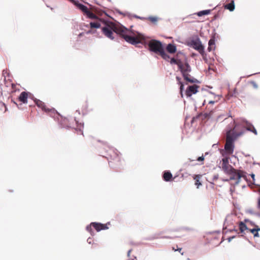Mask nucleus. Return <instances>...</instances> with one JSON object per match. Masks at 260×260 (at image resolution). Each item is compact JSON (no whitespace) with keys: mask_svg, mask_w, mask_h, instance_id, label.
<instances>
[{"mask_svg":"<svg viewBox=\"0 0 260 260\" xmlns=\"http://www.w3.org/2000/svg\"><path fill=\"white\" fill-rule=\"evenodd\" d=\"M102 31L106 37L111 40L114 39V32L119 34L126 42L133 45L142 42V41L145 39L142 34L138 32H133L122 26L117 27L113 23L107 24L103 27Z\"/></svg>","mask_w":260,"mask_h":260,"instance_id":"f257e3e1","label":"nucleus"},{"mask_svg":"<svg viewBox=\"0 0 260 260\" xmlns=\"http://www.w3.org/2000/svg\"><path fill=\"white\" fill-rule=\"evenodd\" d=\"M235 126L232 132L229 131L226 133V143L224 149L228 153L231 154L234 151V141L238 137L242 136L246 131H249L257 135V132L253 126L243 118L234 120Z\"/></svg>","mask_w":260,"mask_h":260,"instance_id":"f03ea898","label":"nucleus"},{"mask_svg":"<svg viewBox=\"0 0 260 260\" xmlns=\"http://www.w3.org/2000/svg\"><path fill=\"white\" fill-rule=\"evenodd\" d=\"M222 170L226 174L230 175V180H235V185H237L242 180L247 179L246 173L243 171L236 170L229 165V158L224 157L222 159Z\"/></svg>","mask_w":260,"mask_h":260,"instance_id":"7ed1b4c3","label":"nucleus"},{"mask_svg":"<svg viewBox=\"0 0 260 260\" xmlns=\"http://www.w3.org/2000/svg\"><path fill=\"white\" fill-rule=\"evenodd\" d=\"M178 68L181 71L183 77L186 81L190 83H196L198 82L197 79H194L189 74L191 71V68L188 63L181 62V63L178 64Z\"/></svg>","mask_w":260,"mask_h":260,"instance_id":"20e7f679","label":"nucleus"},{"mask_svg":"<svg viewBox=\"0 0 260 260\" xmlns=\"http://www.w3.org/2000/svg\"><path fill=\"white\" fill-rule=\"evenodd\" d=\"M142 35L145 38V39H144L142 41V42H141L140 43L147 44L149 50L153 52L156 54H159V53L164 48L162 43L160 41L156 40H151L147 42V38L144 36L143 35ZM139 43H138V44Z\"/></svg>","mask_w":260,"mask_h":260,"instance_id":"39448f33","label":"nucleus"},{"mask_svg":"<svg viewBox=\"0 0 260 260\" xmlns=\"http://www.w3.org/2000/svg\"><path fill=\"white\" fill-rule=\"evenodd\" d=\"M188 45L192 47L195 50L199 51V52L202 55L204 54V47L202 45L199 38H197L195 39L191 40L188 43Z\"/></svg>","mask_w":260,"mask_h":260,"instance_id":"423d86ee","label":"nucleus"},{"mask_svg":"<svg viewBox=\"0 0 260 260\" xmlns=\"http://www.w3.org/2000/svg\"><path fill=\"white\" fill-rule=\"evenodd\" d=\"M76 6L81 10L84 14L87 16V17L90 19H95L96 16L93 13L88 10V8L84 5L79 4V3H75Z\"/></svg>","mask_w":260,"mask_h":260,"instance_id":"0eeeda50","label":"nucleus"},{"mask_svg":"<svg viewBox=\"0 0 260 260\" xmlns=\"http://www.w3.org/2000/svg\"><path fill=\"white\" fill-rule=\"evenodd\" d=\"M91 225H92L94 228V229L96 230L97 232H99L102 230H105V229H108V228L105 224L96 223V222H92L90 224V225H87L86 226V230L87 231L91 232Z\"/></svg>","mask_w":260,"mask_h":260,"instance_id":"6e6552de","label":"nucleus"},{"mask_svg":"<svg viewBox=\"0 0 260 260\" xmlns=\"http://www.w3.org/2000/svg\"><path fill=\"white\" fill-rule=\"evenodd\" d=\"M198 87L199 86L196 85L189 86L186 90V95L187 97H190L192 94L196 93L198 92Z\"/></svg>","mask_w":260,"mask_h":260,"instance_id":"1a4fd4ad","label":"nucleus"},{"mask_svg":"<svg viewBox=\"0 0 260 260\" xmlns=\"http://www.w3.org/2000/svg\"><path fill=\"white\" fill-rule=\"evenodd\" d=\"M35 102L36 104V105L40 108H41L43 111L46 112H51L52 113H55V110L54 109H49L48 108H46V106L45 105L44 103L42 102L41 101L39 100L36 99L35 100Z\"/></svg>","mask_w":260,"mask_h":260,"instance_id":"9d476101","label":"nucleus"},{"mask_svg":"<svg viewBox=\"0 0 260 260\" xmlns=\"http://www.w3.org/2000/svg\"><path fill=\"white\" fill-rule=\"evenodd\" d=\"M28 93L26 92H22L21 93L19 96V100L20 101L24 104L27 103Z\"/></svg>","mask_w":260,"mask_h":260,"instance_id":"9b49d317","label":"nucleus"},{"mask_svg":"<svg viewBox=\"0 0 260 260\" xmlns=\"http://www.w3.org/2000/svg\"><path fill=\"white\" fill-rule=\"evenodd\" d=\"M166 49L170 53H174L177 50L176 46L172 44H169L166 47Z\"/></svg>","mask_w":260,"mask_h":260,"instance_id":"f8f14e48","label":"nucleus"},{"mask_svg":"<svg viewBox=\"0 0 260 260\" xmlns=\"http://www.w3.org/2000/svg\"><path fill=\"white\" fill-rule=\"evenodd\" d=\"M208 50L209 51L214 50L215 48V40L214 38L211 39L208 43Z\"/></svg>","mask_w":260,"mask_h":260,"instance_id":"ddd939ff","label":"nucleus"},{"mask_svg":"<svg viewBox=\"0 0 260 260\" xmlns=\"http://www.w3.org/2000/svg\"><path fill=\"white\" fill-rule=\"evenodd\" d=\"M257 209L258 210V212L252 211L251 210H248V212L251 214H254L258 216H260V197L257 199Z\"/></svg>","mask_w":260,"mask_h":260,"instance_id":"4468645a","label":"nucleus"},{"mask_svg":"<svg viewBox=\"0 0 260 260\" xmlns=\"http://www.w3.org/2000/svg\"><path fill=\"white\" fill-rule=\"evenodd\" d=\"M250 232L253 234L254 237H258V232L260 231V226L256 225L254 228L249 230Z\"/></svg>","mask_w":260,"mask_h":260,"instance_id":"2eb2a0df","label":"nucleus"},{"mask_svg":"<svg viewBox=\"0 0 260 260\" xmlns=\"http://www.w3.org/2000/svg\"><path fill=\"white\" fill-rule=\"evenodd\" d=\"M172 177V175L170 172H165L163 175L164 179L166 181H169Z\"/></svg>","mask_w":260,"mask_h":260,"instance_id":"dca6fc26","label":"nucleus"},{"mask_svg":"<svg viewBox=\"0 0 260 260\" xmlns=\"http://www.w3.org/2000/svg\"><path fill=\"white\" fill-rule=\"evenodd\" d=\"M159 54L165 60H168L170 59V56L167 53L165 52L164 48L162 49V50L159 53Z\"/></svg>","mask_w":260,"mask_h":260,"instance_id":"f3484780","label":"nucleus"},{"mask_svg":"<svg viewBox=\"0 0 260 260\" xmlns=\"http://www.w3.org/2000/svg\"><path fill=\"white\" fill-rule=\"evenodd\" d=\"M90 26L91 28H98L101 26L100 21H97L96 22H91L90 23Z\"/></svg>","mask_w":260,"mask_h":260,"instance_id":"a211bd4d","label":"nucleus"},{"mask_svg":"<svg viewBox=\"0 0 260 260\" xmlns=\"http://www.w3.org/2000/svg\"><path fill=\"white\" fill-rule=\"evenodd\" d=\"M225 8L229 10L230 11H233L235 9L234 2L232 1L230 3L226 5Z\"/></svg>","mask_w":260,"mask_h":260,"instance_id":"6ab92c4d","label":"nucleus"},{"mask_svg":"<svg viewBox=\"0 0 260 260\" xmlns=\"http://www.w3.org/2000/svg\"><path fill=\"white\" fill-rule=\"evenodd\" d=\"M239 230L241 233H243L245 231L248 230L246 225L243 222H240L239 224Z\"/></svg>","mask_w":260,"mask_h":260,"instance_id":"aec40b11","label":"nucleus"},{"mask_svg":"<svg viewBox=\"0 0 260 260\" xmlns=\"http://www.w3.org/2000/svg\"><path fill=\"white\" fill-rule=\"evenodd\" d=\"M210 10H203V11L199 12L197 14L199 16H202L203 15H208L210 14Z\"/></svg>","mask_w":260,"mask_h":260,"instance_id":"412c9836","label":"nucleus"},{"mask_svg":"<svg viewBox=\"0 0 260 260\" xmlns=\"http://www.w3.org/2000/svg\"><path fill=\"white\" fill-rule=\"evenodd\" d=\"M177 80L178 81L179 84L180 85V93L182 97H183V84L181 82L180 78L178 77H176Z\"/></svg>","mask_w":260,"mask_h":260,"instance_id":"4be33fe9","label":"nucleus"},{"mask_svg":"<svg viewBox=\"0 0 260 260\" xmlns=\"http://www.w3.org/2000/svg\"><path fill=\"white\" fill-rule=\"evenodd\" d=\"M76 123L77 125V129L82 132V128H83V124L81 122L79 123L78 121H76Z\"/></svg>","mask_w":260,"mask_h":260,"instance_id":"5701e85b","label":"nucleus"},{"mask_svg":"<svg viewBox=\"0 0 260 260\" xmlns=\"http://www.w3.org/2000/svg\"><path fill=\"white\" fill-rule=\"evenodd\" d=\"M181 62H182V61H180V60L178 61V60H176V59H174V58H171V60H170V63H171V64H177L178 66V64H179V63H181Z\"/></svg>","mask_w":260,"mask_h":260,"instance_id":"b1692460","label":"nucleus"},{"mask_svg":"<svg viewBox=\"0 0 260 260\" xmlns=\"http://www.w3.org/2000/svg\"><path fill=\"white\" fill-rule=\"evenodd\" d=\"M194 179L196 180V185H197V187L198 188L199 186L201 185V183L199 181V176H196Z\"/></svg>","mask_w":260,"mask_h":260,"instance_id":"393cba45","label":"nucleus"},{"mask_svg":"<svg viewBox=\"0 0 260 260\" xmlns=\"http://www.w3.org/2000/svg\"><path fill=\"white\" fill-rule=\"evenodd\" d=\"M148 19L153 22H155L157 21V18L156 17H150Z\"/></svg>","mask_w":260,"mask_h":260,"instance_id":"a878e982","label":"nucleus"},{"mask_svg":"<svg viewBox=\"0 0 260 260\" xmlns=\"http://www.w3.org/2000/svg\"><path fill=\"white\" fill-rule=\"evenodd\" d=\"M204 159V157L202 156H200V157H199L197 159V160L198 161H203V160Z\"/></svg>","mask_w":260,"mask_h":260,"instance_id":"bb28decb","label":"nucleus"},{"mask_svg":"<svg viewBox=\"0 0 260 260\" xmlns=\"http://www.w3.org/2000/svg\"><path fill=\"white\" fill-rule=\"evenodd\" d=\"M235 238V236H232V237H229L228 238V242H230L231 241V240L234 239Z\"/></svg>","mask_w":260,"mask_h":260,"instance_id":"cd10ccee","label":"nucleus"},{"mask_svg":"<svg viewBox=\"0 0 260 260\" xmlns=\"http://www.w3.org/2000/svg\"><path fill=\"white\" fill-rule=\"evenodd\" d=\"M91 241H92V240H91V238H89L87 239V242H88L89 244H91Z\"/></svg>","mask_w":260,"mask_h":260,"instance_id":"c85d7f7f","label":"nucleus"},{"mask_svg":"<svg viewBox=\"0 0 260 260\" xmlns=\"http://www.w3.org/2000/svg\"><path fill=\"white\" fill-rule=\"evenodd\" d=\"M91 33H92V30H88V31H87L86 32V34H91Z\"/></svg>","mask_w":260,"mask_h":260,"instance_id":"c756f323","label":"nucleus"},{"mask_svg":"<svg viewBox=\"0 0 260 260\" xmlns=\"http://www.w3.org/2000/svg\"><path fill=\"white\" fill-rule=\"evenodd\" d=\"M131 252V250H129L127 252V255L129 256Z\"/></svg>","mask_w":260,"mask_h":260,"instance_id":"7c9ffc66","label":"nucleus"},{"mask_svg":"<svg viewBox=\"0 0 260 260\" xmlns=\"http://www.w3.org/2000/svg\"><path fill=\"white\" fill-rule=\"evenodd\" d=\"M214 103V101H210L209 102V104H213Z\"/></svg>","mask_w":260,"mask_h":260,"instance_id":"2f4dec72","label":"nucleus"},{"mask_svg":"<svg viewBox=\"0 0 260 260\" xmlns=\"http://www.w3.org/2000/svg\"><path fill=\"white\" fill-rule=\"evenodd\" d=\"M251 177L252 178L253 180H254V174H252L251 175Z\"/></svg>","mask_w":260,"mask_h":260,"instance_id":"473e14b6","label":"nucleus"},{"mask_svg":"<svg viewBox=\"0 0 260 260\" xmlns=\"http://www.w3.org/2000/svg\"><path fill=\"white\" fill-rule=\"evenodd\" d=\"M230 216H228L225 219V222H227L229 218H230Z\"/></svg>","mask_w":260,"mask_h":260,"instance_id":"72a5a7b5","label":"nucleus"},{"mask_svg":"<svg viewBox=\"0 0 260 260\" xmlns=\"http://www.w3.org/2000/svg\"><path fill=\"white\" fill-rule=\"evenodd\" d=\"M225 181H228L229 179H226V180H225Z\"/></svg>","mask_w":260,"mask_h":260,"instance_id":"f704fd0d","label":"nucleus"}]
</instances>
